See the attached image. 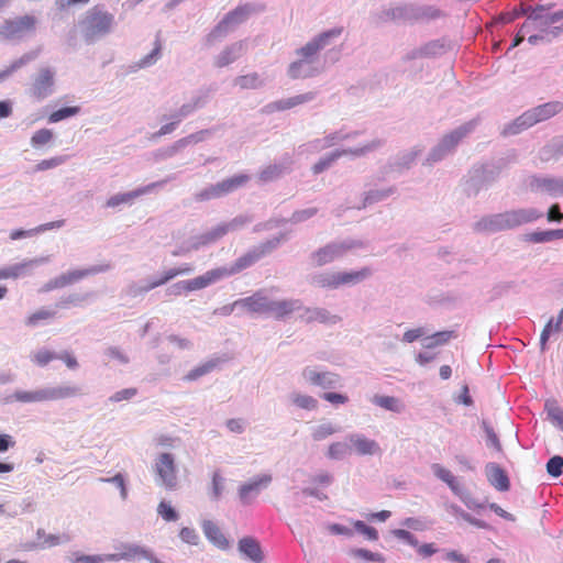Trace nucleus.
Masks as SVG:
<instances>
[{
    "label": "nucleus",
    "instance_id": "412c9836",
    "mask_svg": "<svg viewBox=\"0 0 563 563\" xmlns=\"http://www.w3.org/2000/svg\"><path fill=\"white\" fill-rule=\"evenodd\" d=\"M239 550L246 559L253 562H261L264 559L260 543L253 538L246 537L241 539L239 541Z\"/></svg>",
    "mask_w": 563,
    "mask_h": 563
},
{
    "label": "nucleus",
    "instance_id": "1a4fd4ad",
    "mask_svg": "<svg viewBox=\"0 0 563 563\" xmlns=\"http://www.w3.org/2000/svg\"><path fill=\"white\" fill-rule=\"evenodd\" d=\"M54 73L49 68H42L33 80L30 93L33 98L42 100L53 92Z\"/></svg>",
    "mask_w": 563,
    "mask_h": 563
},
{
    "label": "nucleus",
    "instance_id": "338daca9",
    "mask_svg": "<svg viewBox=\"0 0 563 563\" xmlns=\"http://www.w3.org/2000/svg\"><path fill=\"white\" fill-rule=\"evenodd\" d=\"M161 51H162L161 42L156 41L153 51L151 52V54H148L147 56H145L143 58L142 64L143 65L153 64L159 57Z\"/></svg>",
    "mask_w": 563,
    "mask_h": 563
},
{
    "label": "nucleus",
    "instance_id": "bf43d9fd",
    "mask_svg": "<svg viewBox=\"0 0 563 563\" xmlns=\"http://www.w3.org/2000/svg\"><path fill=\"white\" fill-rule=\"evenodd\" d=\"M484 429L487 437V444L496 449L497 451L501 450V444L497 434L494 432L493 428L484 423Z\"/></svg>",
    "mask_w": 563,
    "mask_h": 563
},
{
    "label": "nucleus",
    "instance_id": "5701e85b",
    "mask_svg": "<svg viewBox=\"0 0 563 563\" xmlns=\"http://www.w3.org/2000/svg\"><path fill=\"white\" fill-rule=\"evenodd\" d=\"M202 529L206 537L219 549H225L229 544L227 538L220 530V528L210 520H206L202 523Z\"/></svg>",
    "mask_w": 563,
    "mask_h": 563
},
{
    "label": "nucleus",
    "instance_id": "de8ad7c7",
    "mask_svg": "<svg viewBox=\"0 0 563 563\" xmlns=\"http://www.w3.org/2000/svg\"><path fill=\"white\" fill-rule=\"evenodd\" d=\"M336 432V428L332 423H323L318 426L313 432L312 438L316 441L324 440L325 438L334 434Z\"/></svg>",
    "mask_w": 563,
    "mask_h": 563
},
{
    "label": "nucleus",
    "instance_id": "f03ea898",
    "mask_svg": "<svg viewBox=\"0 0 563 563\" xmlns=\"http://www.w3.org/2000/svg\"><path fill=\"white\" fill-rule=\"evenodd\" d=\"M563 110V103L551 101L540 104L526 111L507 129L506 132L518 133L523 129L530 128L539 122L545 121Z\"/></svg>",
    "mask_w": 563,
    "mask_h": 563
},
{
    "label": "nucleus",
    "instance_id": "c03bdc74",
    "mask_svg": "<svg viewBox=\"0 0 563 563\" xmlns=\"http://www.w3.org/2000/svg\"><path fill=\"white\" fill-rule=\"evenodd\" d=\"M373 402L384 409L390 410V411H399L400 405L397 398L391 396H374Z\"/></svg>",
    "mask_w": 563,
    "mask_h": 563
},
{
    "label": "nucleus",
    "instance_id": "e433bc0d",
    "mask_svg": "<svg viewBox=\"0 0 563 563\" xmlns=\"http://www.w3.org/2000/svg\"><path fill=\"white\" fill-rule=\"evenodd\" d=\"M57 357H58V355L54 351H51L48 349H40L32 353L31 361L35 365H37L40 367H44V366L48 365L51 362H53L54 360H56Z\"/></svg>",
    "mask_w": 563,
    "mask_h": 563
},
{
    "label": "nucleus",
    "instance_id": "13d9d810",
    "mask_svg": "<svg viewBox=\"0 0 563 563\" xmlns=\"http://www.w3.org/2000/svg\"><path fill=\"white\" fill-rule=\"evenodd\" d=\"M62 163H64L63 157H53L49 159H43L35 166V170L36 172L47 170V169H51V168H54V167L60 165Z\"/></svg>",
    "mask_w": 563,
    "mask_h": 563
},
{
    "label": "nucleus",
    "instance_id": "69168bd1",
    "mask_svg": "<svg viewBox=\"0 0 563 563\" xmlns=\"http://www.w3.org/2000/svg\"><path fill=\"white\" fill-rule=\"evenodd\" d=\"M547 219L549 222H561L563 220V213L560 210V206L554 203L550 207Z\"/></svg>",
    "mask_w": 563,
    "mask_h": 563
},
{
    "label": "nucleus",
    "instance_id": "052dcab7",
    "mask_svg": "<svg viewBox=\"0 0 563 563\" xmlns=\"http://www.w3.org/2000/svg\"><path fill=\"white\" fill-rule=\"evenodd\" d=\"M394 534L398 539H401L405 542H407L408 544H410V545H412L415 548L418 547V540H417V538L410 531H407V530H404V529H397V530L394 531Z\"/></svg>",
    "mask_w": 563,
    "mask_h": 563
},
{
    "label": "nucleus",
    "instance_id": "0e129e2a",
    "mask_svg": "<svg viewBox=\"0 0 563 563\" xmlns=\"http://www.w3.org/2000/svg\"><path fill=\"white\" fill-rule=\"evenodd\" d=\"M322 398L334 405H343L349 400L345 395L336 393H324L322 395Z\"/></svg>",
    "mask_w": 563,
    "mask_h": 563
},
{
    "label": "nucleus",
    "instance_id": "39448f33",
    "mask_svg": "<svg viewBox=\"0 0 563 563\" xmlns=\"http://www.w3.org/2000/svg\"><path fill=\"white\" fill-rule=\"evenodd\" d=\"M36 19L33 15H22L4 20L0 25V36L4 40H13L35 30Z\"/></svg>",
    "mask_w": 563,
    "mask_h": 563
},
{
    "label": "nucleus",
    "instance_id": "774afa93",
    "mask_svg": "<svg viewBox=\"0 0 563 563\" xmlns=\"http://www.w3.org/2000/svg\"><path fill=\"white\" fill-rule=\"evenodd\" d=\"M423 334H424V330L422 328L410 329L404 333L402 340L405 342L411 343V342L418 340L419 338H421Z\"/></svg>",
    "mask_w": 563,
    "mask_h": 563
},
{
    "label": "nucleus",
    "instance_id": "4be33fe9",
    "mask_svg": "<svg viewBox=\"0 0 563 563\" xmlns=\"http://www.w3.org/2000/svg\"><path fill=\"white\" fill-rule=\"evenodd\" d=\"M252 11V8L249 4L239 5L234 10L230 11L225 14L223 20L219 23V29H227L230 25H235L242 23L247 19Z\"/></svg>",
    "mask_w": 563,
    "mask_h": 563
},
{
    "label": "nucleus",
    "instance_id": "473e14b6",
    "mask_svg": "<svg viewBox=\"0 0 563 563\" xmlns=\"http://www.w3.org/2000/svg\"><path fill=\"white\" fill-rule=\"evenodd\" d=\"M468 131L470 130L467 128H460L445 135L440 143V150L451 151L468 133Z\"/></svg>",
    "mask_w": 563,
    "mask_h": 563
},
{
    "label": "nucleus",
    "instance_id": "680f3d73",
    "mask_svg": "<svg viewBox=\"0 0 563 563\" xmlns=\"http://www.w3.org/2000/svg\"><path fill=\"white\" fill-rule=\"evenodd\" d=\"M179 536L183 541L190 543V544H197V542L199 540V536L191 528H183Z\"/></svg>",
    "mask_w": 563,
    "mask_h": 563
},
{
    "label": "nucleus",
    "instance_id": "c9c22d12",
    "mask_svg": "<svg viewBox=\"0 0 563 563\" xmlns=\"http://www.w3.org/2000/svg\"><path fill=\"white\" fill-rule=\"evenodd\" d=\"M218 360L208 361L188 372L187 375L185 376V379L189 382L196 380L199 377L212 372L218 366Z\"/></svg>",
    "mask_w": 563,
    "mask_h": 563
},
{
    "label": "nucleus",
    "instance_id": "6e6d98bb",
    "mask_svg": "<svg viewBox=\"0 0 563 563\" xmlns=\"http://www.w3.org/2000/svg\"><path fill=\"white\" fill-rule=\"evenodd\" d=\"M136 393H137L136 388H125V389L119 390L115 394H113L110 397V400L112 402H119V401H122V400H130L131 398H133L136 395Z\"/></svg>",
    "mask_w": 563,
    "mask_h": 563
},
{
    "label": "nucleus",
    "instance_id": "a18cd8bd",
    "mask_svg": "<svg viewBox=\"0 0 563 563\" xmlns=\"http://www.w3.org/2000/svg\"><path fill=\"white\" fill-rule=\"evenodd\" d=\"M347 152L346 151H336L334 153H331L329 156L324 157V158H321L319 162H317L313 167H312V170L314 174H320L322 173L323 170H325L328 167L331 166V164L333 162H335L340 156H342L343 154H346Z\"/></svg>",
    "mask_w": 563,
    "mask_h": 563
},
{
    "label": "nucleus",
    "instance_id": "cd10ccee",
    "mask_svg": "<svg viewBox=\"0 0 563 563\" xmlns=\"http://www.w3.org/2000/svg\"><path fill=\"white\" fill-rule=\"evenodd\" d=\"M313 98V95L312 93H305V95H299V96H295V97H291V98H288V99H283V100H278V101H275L272 103V108L274 110H277V111H284V110H288V109H291L296 106H299V104H302L307 101H310L312 100Z\"/></svg>",
    "mask_w": 563,
    "mask_h": 563
},
{
    "label": "nucleus",
    "instance_id": "864d4df0",
    "mask_svg": "<svg viewBox=\"0 0 563 563\" xmlns=\"http://www.w3.org/2000/svg\"><path fill=\"white\" fill-rule=\"evenodd\" d=\"M562 468L563 457L559 455L551 457L547 463V471L553 477L560 476L562 474Z\"/></svg>",
    "mask_w": 563,
    "mask_h": 563
},
{
    "label": "nucleus",
    "instance_id": "ddd939ff",
    "mask_svg": "<svg viewBox=\"0 0 563 563\" xmlns=\"http://www.w3.org/2000/svg\"><path fill=\"white\" fill-rule=\"evenodd\" d=\"M113 16L98 8H92L87 12L86 23L92 34L106 33L110 30Z\"/></svg>",
    "mask_w": 563,
    "mask_h": 563
},
{
    "label": "nucleus",
    "instance_id": "f704fd0d",
    "mask_svg": "<svg viewBox=\"0 0 563 563\" xmlns=\"http://www.w3.org/2000/svg\"><path fill=\"white\" fill-rule=\"evenodd\" d=\"M38 542L42 547H54L69 541V536L63 534H48L44 530L37 531Z\"/></svg>",
    "mask_w": 563,
    "mask_h": 563
},
{
    "label": "nucleus",
    "instance_id": "a211bd4d",
    "mask_svg": "<svg viewBox=\"0 0 563 563\" xmlns=\"http://www.w3.org/2000/svg\"><path fill=\"white\" fill-rule=\"evenodd\" d=\"M302 374L312 385L320 386L322 388L334 387L339 382V375L330 372L319 373L307 368Z\"/></svg>",
    "mask_w": 563,
    "mask_h": 563
},
{
    "label": "nucleus",
    "instance_id": "7c9ffc66",
    "mask_svg": "<svg viewBox=\"0 0 563 563\" xmlns=\"http://www.w3.org/2000/svg\"><path fill=\"white\" fill-rule=\"evenodd\" d=\"M263 80L257 73H251L238 76L234 79V85L241 89H257L262 86Z\"/></svg>",
    "mask_w": 563,
    "mask_h": 563
},
{
    "label": "nucleus",
    "instance_id": "2eb2a0df",
    "mask_svg": "<svg viewBox=\"0 0 563 563\" xmlns=\"http://www.w3.org/2000/svg\"><path fill=\"white\" fill-rule=\"evenodd\" d=\"M269 300L263 296L262 292L257 291L252 296L239 299L234 302L235 307H241L250 312L255 313H267Z\"/></svg>",
    "mask_w": 563,
    "mask_h": 563
},
{
    "label": "nucleus",
    "instance_id": "603ef678",
    "mask_svg": "<svg viewBox=\"0 0 563 563\" xmlns=\"http://www.w3.org/2000/svg\"><path fill=\"white\" fill-rule=\"evenodd\" d=\"M52 137L53 133L51 130L41 129L33 134L31 143L33 146H41L47 144L52 140Z\"/></svg>",
    "mask_w": 563,
    "mask_h": 563
},
{
    "label": "nucleus",
    "instance_id": "aec40b11",
    "mask_svg": "<svg viewBox=\"0 0 563 563\" xmlns=\"http://www.w3.org/2000/svg\"><path fill=\"white\" fill-rule=\"evenodd\" d=\"M350 442L360 455H373L379 452V445L376 441L365 438L361 434L350 437Z\"/></svg>",
    "mask_w": 563,
    "mask_h": 563
},
{
    "label": "nucleus",
    "instance_id": "f257e3e1",
    "mask_svg": "<svg viewBox=\"0 0 563 563\" xmlns=\"http://www.w3.org/2000/svg\"><path fill=\"white\" fill-rule=\"evenodd\" d=\"M542 214L536 209H519L483 218L476 223L481 232H496L509 230L523 223L532 222Z\"/></svg>",
    "mask_w": 563,
    "mask_h": 563
},
{
    "label": "nucleus",
    "instance_id": "393cba45",
    "mask_svg": "<svg viewBox=\"0 0 563 563\" xmlns=\"http://www.w3.org/2000/svg\"><path fill=\"white\" fill-rule=\"evenodd\" d=\"M336 316L331 314L323 308H305L306 322L335 323Z\"/></svg>",
    "mask_w": 563,
    "mask_h": 563
},
{
    "label": "nucleus",
    "instance_id": "6e6552de",
    "mask_svg": "<svg viewBox=\"0 0 563 563\" xmlns=\"http://www.w3.org/2000/svg\"><path fill=\"white\" fill-rule=\"evenodd\" d=\"M249 181L247 175H235L231 178L224 179L214 186L207 189L205 192L201 194V198L203 199H210V198H219L223 195H227L229 192H232L233 190L238 189L239 187H242Z\"/></svg>",
    "mask_w": 563,
    "mask_h": 563
},
{
    "label": "nucleus",
    "instance_id": "0eeeda50",
    "mask_svg": "<svg viewBox=\"0 0 563 563\" xmlns=\"http://www.w3.org/2000/svg\"><path fill=\"white\" fill-rule=\"evenodd\" d=\"M278 244V240L267 241L254 250L240 256L230 268H225L227 276L238 274L255 264L263 256L268 254Z\"/></svg>",
    "mask_w": 563,
    "mask_h": 563
},
{
    "label": "nucleus",
    "instance_id": "ea45409f",
    "mask_svg": "<svg viewBox=\"0 0 563 563\" xmlns=\"http://www.w3.org/2000/svg\"><path fill=\"white\" fill-rule=\"evenodd\" d=\"M80 112V108L78 106L65 107L52 112L48 117V121L51 123H56L67 118L74 117Z\"/></svg>",
    "mask_w": 563,
    "mask_h": 563
},
{
    "label": "nucleus",
    "instance_id": "423d86ee",
    "mask_svg": "<svg viewBox=\"0 0 563 563\" xmlns=\"http://www.w3.org/2000/svg\"><path fill=\"white\" fill-rule=\"evenodd\" d=\"M522 13L528 16L526 23H531V31L538 29L545 32L551 24L563 19V10L550 13L543 5L528 7Z\"/></svg>",
    "mask_w": 563,
    "mask_h": 563
},
{
    "label": "nucleus",
    "instance_id": "09e8293b",
    "mask_svg": "<svg viewBox=\"0 0 563 563\" xmlns=\"http://www.w3.org/2000/svg\"><path fill=\"white\" fill-rule=\"evenodd\" d=\"M157 514L165 520V521H176L178 519V514L175 511V509L166 501H161L157 506Z\"/></svg>",
    "mask_w": 563,
    "mask_h": 563
},
{
    "label": "nucleus",
    "instance_id": "4d7b16f0",
    "mask_svg": "<svg viewBox=\"0 0 563 563\" xmlns=\"http://www.w3.org/2000/svg\"><path fill=\"white\" fill-rule=\"evenodd\" d=\"M555 323L553 319H550L548 323L544 325L541 335H540V344L541 349L544 350L547 346V343L551 336L552 333H554Z\"/></svg>",
    "mask_w": 563,
    "mask_h": 563
},
{
    "label": "nucleus",
    "instance_id": "b1692460",
    "mask_svg": "<svg viewBox=\"0 0 563 563\" xmlns=\"http://www.w3.org/2000/svg\"><path fill=\"white\" fill-rule=\"evenodd\" d=\"M192 271L190 266L179 267V268H170L163 273V275L151 283H148L144 288H142L143 291H150L154 288H157L162 285H165L173 278L179 276V275H186L189 274Z\"/></svg>",
    "mask_w": 563,
    "mask_h": 563
},
{
    "label": "nucleus",
    "instance_id": "49530a36",
    "mask_svg": "<svg viewBox=\"0 0 563 563\" xmlns=\"http://www.w3.org/2000/svg\"><path fill=\"white\" fill-rule=\"evenodd\" d=\"M318 283L324 288H339L342 286L340 280V273H325L319 276Z\"/></svg>",
    "mask_w": 563,
    "mask_h": 563
},
{
    "label": "nucleus",
    "instance_id": "a19ab883",
    "mask_svg": "<svg viewBox=\"0 0 563 563\" xmlns=\"http://www.w3.org/2000/svg\"><path fill=\"white\" fill-rule=\"evenodd\" d=\"M294 405L301 409L313 410L318 407V401L312 396L303 394H294L291 396Z\"/></svg>",
    "mask_w": 563,
    "mask_h": 563
},
{
    "label": "nucleus",
    "instance_id": "e2e57ef3",
    "mask_svg": "<svg viewBox=\"0 0 563 563\" xmlns=\"http://www.w3.org/2000/svg\"><path fill=\"white\" fill-rule=\"evenodd\" d=\"M418 554H420L423 559L431 556L432 554L438 552V548L434 543H426L416 547Z\"/></svg>",
    "mask_w": 563,
    "mask_h": 563
},
{
    "label": "nucleus",
    "instance_id": "bb28decb",
    "mask_svg": "<svg viewBox=\"0 0 563 563\" xmlns=\"http://www.w3.org/2000/svg\"><path fill=\"white\" fill-rule=\"evenodd\" d=\"M432 471L439 479L448 484V486L455 495H461V485L448 468L440 464H433Z\"/></svg>",
    "mask_w": 563,
    "mask_h": 563
},
{
    "label": "nucleus",
    "instance_id": "5fc2aeb1",
    "mask_svg": "<svg viewBox=\"0 0 563 563\" xmlns=\"http://www.w3.org/2000/svg\"><path fill=\"white\" fill-rule=\"evenodd\" d=\"M346 452V445L342 442H334L328 449V456L332 460L341 459Z\"/></svg>",
    "mask_w": 563,
    "mask_h": 563
},
{
    "label": "nucleus",
    "instance_id": "a878e982",
    "mask_svg": "<svg viewBox=\"0 0 563 563\" xmlns=\"http://www.w3.org/2000/svg\"><path fill=\"white\" fill-rule=\"evenodd\" d=\"M488 481L497 490L506 492L509 489V478L504 470L497 465H492L489 467Z\"/></svg>",
    "mask_w": 563,
    "mask_h": 563
},
{
    "label": "nucleus",
    "instance_id": "72a5a7b5",
    "mask_svg": "<svg viewBox=\"0 0 563 563\" xmlns=\"http://www.w3.org/2000/svg\"><path fill=\"white\" fill-rule=\"evenodd\" d=\"M99 269L97 267L85 268V269H75L65 274H62L60 277L63 283L66 286L71 285L89 275L98 273Z\"/></svg>",
    "mask_w": 563,
    "mask_h": 563
},
{
    "label": "nucleus",
    "instance_id": "9d476101",
    "mask_svg": "<svg viewBox=\"0 0 563 563\" xmlns=\"http://www.w3.org/2000/svg\"><path fill=\"white\" fill-rule=\"evenodd\" d=\"M342 33L341 27H335L319 34L312 41L308 42L305 46L297 51V54L305 59L310 58L314 54H317L320 49H322L328 43L329 40L333 37L340 36Z\"/></svg>",
    "mask_w": 563,
    "mask_h": 563
},
{
    "label": "nucleus",
    "instance_id": "8fccbe9b",
    "mask_svg": "<svg viewBox=\"0 0 563 563\" xmlns=\"http://www.w3.org/2000/svg\"><path fill=\"white\" fill-rule=\"evenodd\" d=\"M353 526H354L355 530L358 531L360 533H362L366 539L373 540V541L378 539L377 530L371 526H367L363 521L356 520L353 522Z\"/></svg>",
    "mask_w": 563,
    "mask_h": 563
},
{
    "label": "nucleus",
    "instance_id": "6ab92c4d",
    "mask_svg": "<svg viewBox=\"0 0 563 563\" xmlns=\"http://www.w3.org/2000/svg\"><path fill=\"white\" fill-rule=\"evenodd\" d=\"M244 52V43L236 42L223 49L214 60V65L219 68L230 65L236 60Z\"/></svg>",
    "mask_w": 563,
    "mask_h": 563
},
{
    "label": "nucleus",
    "instance_id": "f3484780",
    "mask_svg": "<svg viewBox=\"0 0 563 563\" xmlns=\"http://www.w3.org/2000/svg\"><path fill=\"white\" fill-rule=\"evenodd\" d=\"M345 247L342 244H328L312 254V260L317 266H323L341 256Z\"/></svg>",
    "mask_w": 563,
    "mask_h": 563
},
{
    "label": "nucleus",
    "instance_id": "7ed1b4c3",
    "mask_svg": "<svg viewBox=\"0 0 563 563\" xmlns=\"http://www.w3.org/2000/svg\"><path fill=\"white\" fill-rule=\"evenodd\" d=\"M77 393L76 387L66 386L43 388L35 391H16L14 397L21 402H42L69 398L77 395Z\"/></svg>",
    "mask_w": 563,
    "mask_h": 563
},
{
    "label": "nucleus",
    "instance_id": "dca6fc26",
    "mask_svg": "<svg viewBox=\"0 0 563 563\" xmlns=\"http://www.w3.org/2000/svg\"><path fill=\"white\" fill-rule=\"evenodd\" d=\"M302 308V303L298 299H289V300H279V301H271L268 303V312L274 316L276 319H283L294 311L300 310Z\"/></svg>",
    "mask_w": 563,
    "mask_h": 563
},
{
    "label": "nucleus",
    "instance_id": "9b49d317",
    "mask_svg": "<svg viewBox=\"0 0 563 563\" xmlns=\"http://www.w3.org/2000/svg\"><path fill=\"white\" fill-rule=\"evenodd\" d=\"M224 277H227L225 267L210 269L206 272L203 275H200L189 280H184L185 291L190 292L203 289Z\"/></svg>",
    "mask_w": 563,
    "mask_h": 563
},
{
    "label": "nucleus",
    "instance_id": "37998d69",
    "mask_svg": "<svg viewBox=\"0 0 563 563\" xmlns=\"http://www.w3.org/2000/svg\"><path fill=\"white\" fill-rule=\"evenodd\" d=\"M40 262H41L40 260H29V261L7 267L8 279L9 278H12V279L19 278L20 276H22L25 273L26 268H29L30 266L37 264Z\"/></svg>",
    "mask_w": 563,
    "mask_h": 563
},
{
    "label": "nucleus",
    "instance_id": "58836bf2",
    "mask_svg": "<svg viewBox=\"0 0 563 563\" xmlns=\"http://www.w3.org/2000/svg\"><path fill=\"white\" fill-rule=\"evenodd\" d=\"M456 338L454 331H440L427 338L428 343L426 347L431 349L449 342L451 339Z\"/></svg>",
    "mask_w": 563,
    "mask_h": 563
},
{
    "label": "nucleus",
    "instance_id": "c85d7f7f",
    "mask_svg": "<svg viewBox=\"0 0 563 563\" xmlns=\"http://www.w3.org/2000/svg\"><path fill=\"white\" fill-rule=\"evenodd\" d=\"M372 271L369 267H363L360 271L356 272H342L340 273V280L342 286L343 285H351V284H357L368 276H371Z\"/></svg>",
    "mask_w": 563,
    "mask_h": 563
},
{
    "label": "nucleus",
    "instance_id": "c756f323",
    "mask_svg": "<svg viewBox=\"0 0 563 563\" xmlns=\"http://www.w3.org/2000/svg\"><path fill=\"white\" fill-rule=\"evenodd\" d=\"M561 239H563V229L532 232L528 235V240L534 243H544Z\"/></svg>",
    "mask_w": 563,
    "mask_h": 563
},
{
    "label": "nucleus",
    "instance_id": "4c0bfd02",
    "mask_svg": "<svg viewBox=\"0 0 563 563\" xmlns=\"http://www.w3.org/2000/svg\"><path fill=\"white\" fill-rule=\"evenodd\" d=\"M225 478L222 476L219 470L212 473L210 496L213 500H218L224 490Z\"/></svg>",
    "mask_w": 563,
    "mask_h": 563
},
{
    "label": "nucleus",
    "instance_id": "2f4dec72",
    "mask_svg": "<svg viewBox=\"0 0 563 563\" xmlns=\"http://www.w3.org/2000/svg\"><path fill=\"white\" fill-rule=\"evenodd\" d=\"M150 187L146 188H140L134 191L125 192V194H119L115 196H112L107 200V207L114 208L121 203H126L132 201L133 199L137 198L139 196L145 194Z\"/></svg>",
    "mask_w": 563,
    "mask_h": 563
},
{
    "label": "nucleus",
    "instance_id": "79ce46f5",
    "mask_svg": "<svg viewBox=\"0 0 563 563\" xmlns=\"http://www.w3.org/2000/svg\"><path fill=\"white\" fill-rule=\"evenodd\" d=\"M54 316H55V313L53 311H49L46 309H40V310L31 313L30 316H27V318L25 319V324L27 327L33 328V327L38 325L43 321L54 318Z\"/></svg>",
    "mask_w": 563,
    "mask_h": 563
},
{
    "label": "nucleus",
    "instance_id": "f8f14e48",
    "mask_svg": "<svg viewBox=\"0 0 563 563\" xmlns=\"http://www.w3.org/2000/svg\"><path fill=\"white\" fill-rule=\"evenodd\" d=\"M272 479L271 474H263L241 485L238 494L242 504H250L253 496L257 495L261 489L266 488L272 483Z\"/></svg>",
    "mask_w": 563,
    "mask_h": 563
},
{
    "label": "nucleus",
    "instance_id": "3c124183",
    "mask_svg": "<svg viewBox=\"0 0 563 563\" xmlns=\"http://www.w3.org/2000/svg\"><path fill=\"white\" fill-rule=\"evenodd\" d=\"M231 229V224L223 223L213 228L210 232L205 235L206 242H214L224 236Z\"/></svg>",
    "mask_w": 563,
    "mask_h": 563
},
{
    "label": "nucleus",
    "instance_id": "20e7f679",
    "mask_svg": "<svg viewBox=\"0 0 563 563\" xmlns=\"http://www.w3.org/2000/svg\"><path fill=\"white\" fill-rule=\"evenodd\" d=\"M154 472L157 483L166 489L173 490L177 487V467L172 453H161L154 464Z\"/></svg>",
    "mask_w": 563,
    "mask_h": 563
},
{
    "label": "nucleus",
    "instance_id": "4468645a",
    "mask_svg": "<svg viewBox=\"0 0 563 563\" xmlns=\"http://www.w3.org/2000/svg\"><path fill=\"white\" fill-rule=\"evenodd\" d=\"M110 560L120 561H139V562H152L153 555L147 550L137 545H124L122 550L115 554L110 555Z\"/></svg>",
    "mask_w": 563,
    "mask_h": 563
}]
</instances>
